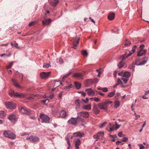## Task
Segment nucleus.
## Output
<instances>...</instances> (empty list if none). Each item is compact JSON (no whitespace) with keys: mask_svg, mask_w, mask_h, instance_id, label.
Listing matches in <instances>:
<instances>
[{"mask_svg":"<svg viewBox=\"0 0 149 149\" xmlns=\"http://www.w3.org/2000/svg\"><path fill=\"white\" fill-rule=\"evenodd\" d=\"M40 117L42 119V122L47 123H49L50 118L47 115L44 113H41L40 114Z\"/></svg>","mask_w":149,"mask_h":149,"instance_id":"obj_1","label":"nucleus"},{"mask_svg":"<svg viewBox=\"0 0 149 149\" xmlns=\"http://www.w3.org/2000/svg\"><path fill=\"white\" fill-rule=\"evenodd\" d=\"M3 134L6 137L12 139H14L16 137L15 134L10 131H5L3 133Z\"/></svg>","mask_w":149,"mask_h":149,"instance_id":"obj_2","label":"nucleus"},{"mask_svg":"<svg viewBox=\"0 0 149 149\" xmlns=\"http://www.w3.org/2000/svg\"><path fill=\"white\" fill-rule=\"evenodd\" d=\"M26 139L29 140L30 142H37L38 141L39 138L38 137L35 136H31L29 137H27L26 138Z\"/></svg>","mask_w":149,"mask_h":149,"instance_id":"obj_3","label":"nucleus"},{"mask_svg":"<svg viewBox=\"0 0 149 149\" xmlns=\"http://www.w3.org/2000/svg\"><path fill=\"white\" fill-rule=\"evenodd\" d=\"M6 107L10 109H14L16 107L15 104L13 102H6L5 103Z\"/></svg>","mask_w":149,"mask_h":149,"instance_id":"obj_4","label":"nucleus"},{"mask_svg":"<svg viewBox=\"0 0 149 149\" xmlns=\"http://www.w3.org/2000/svg\"><path fill=\"white\" fill-rule=\"evenodd\" d=\"M50 72H43L40 74V77L42 79H47L50 76Z\"/></svg>","mask_w":149,"mask_h":149,"instance_id":"obj_5","label":"nucleus"},{"mask_svg":"<svg viewBox=\"0 0 149 149\" xmlns=\"http://www.w3.org/2000/svg\"><path fill=\"white\" fill-rule=\"evenodd\" d=\"M20 111L22 113L28 115H31V113L30 109L26 108L21 107L20 110Z\"/></svg>","mask_w":149,"mask_h":149,"instance_id":"obj_6","label":"nucleus"},{"mask_svg":"<svg viewBox=\"0 0 149 149\" xmlns=\"http://www.w3.org/2000/svg\"><path fill=\"white\" fill-rule=\"evenodd\" d=\"M78 117L74 118L73 117L71 118L68 121V123L70 124L75 125L77 123V119Z\"/></svg>","mask_w":149,"mask_h":149,"instance_id":"obj_7","label":"nucleus"},{"mask_svg":"<svg viewBox=\"0 0 149 149\" xmlns=\"http://www.w3.org/2000/svg\"><path fill=\"white\" fill-rule=\"evenodd\" d=\"M77 115L85 118H87L89 116L88 113L87 112L81 111L78 112Z\"/></svg>","mask_w":149,"mask_h":149,"instance_id":"obj_8","label":"nucleus"},{"mask_svg":"<svg viewBox=\"0 0 149 149\" xmlns=\"http://www.w3.org/2000/svg\"><path fill=\"white\" fill-rule=\"evenodd\" d=\"M98 106L99 109H101L106 110L107 108V106L106 105L104 102L99 103Z\"/></svg>","mask_w":149,"mask_h":149,"instance_id":"obj_9","label":"nucleus"},{"mask_svg":"<svg viewBox=\"0 0 149 149\" xmlns=\"http://www.w3.org/2000/svg\"><path fill=\"white\" fill-rule=\"evenodd\" d=\"M8 118L12 122H14L17 120L16 117L14 114L10 115L8 117Z\"/></svg>","mask_w":149,"mask_h":149,"instance_id":"obj_10","label":"nucleus"},{"mask_svg":"<svg viewBox=\"0 0 149 149\" xmlns=\"http://www.w3.org/2000/svg\"><path fill=\"white\" fill-rule=\"evenodd\" d=\"M93 110L94 113L96 114L99 113L100 112V111L98 109L97 105L95 104H94Z\"/></svg>","mask_w":149,"mask_h":149,"instance_id":"obj_11","label":"nucleus"},{"mask_svg":"<svg viewBox=\"0 0 149 149\" xmlns=\"http://www.w3.org/2000/svg\"><path fill=\"white\" fill-rule=\"evenodd\" d=\"M146 53V51L141 49H140L138 52L137 56H140L145 54Z\"/></svg>","mask_w":149,"mask_h":149,"instance_id":"obj_12","label":"nucleus"},{"mask_svg":"<svg viewBox=\"0 0 149 149\" xmlns=\"http://www.w3.org/2000/svg\"><path fill=\"white\" fill-rule=\"evenodd\" d=\"M51 20L50 19H45L42 21V24L44 26H46L49 24L51 23Z\"/></svg>","mask_w":149,"mask_h":149,"instance_id":"obj_13","label":"nucleus"},{"mask_svg":"<svg viewBox=\"0 0 149 149\" xmlns=\"http://www.w3.org/2000/svg\"><path fill=\"white\" fill-rule=\"evenodd\" d=\"M115 17V14L113 13H111L109 14L108 18L109 20L111 21L114 19Z\"/></svg>","mask_w":149,"mask_h":149,"instance_id":"obj_14","label":"nucleus"},{"mask_svg":"<svg viewBox=\"0 0 149 149\" xmlns=\"http://www.w3.org/2000/svg\"><path fill=\"white\" fill-rule=\"evenodd\" d=\"M49 1L53 6H56L58 2V0H49Z\"/></svg>","mask_w":149,"mask_h":149,"instance_id":"obj_15","label":"nucleus"},{"mask_svg":"<svg viewBox=\"0 0 149 149\" xmlns=\"http://www.w3.org/2000/svg\"><path fill=\"white\" fill-rule=\"evenodd\" d=\"M84 133L83 132H77L73 133V135L75 137H81L84 135Z\"/></svg>","mask_w":149,"mask_h":149,"instance_id":"obj_16","label":"nucleus"},{"mask_svg":"<svg viewBox=\"0 0 149 149\" xmlns=\"http://www.w3.org/2000/svg\"><path fill=\"white\" fill-rule=\"evenodd\" d=\"M85 91H87L88 95H94L95 93L94 92L91 88L87 89L85 90Z\"/></svg>","mask_w":149,"mask_h":149,"instance_id":"obj_17","label":"nucleus"},{"mask_svg":"<svg viewBox=\"0 0 149 149\" xmlns=\"http://www.w3.org/2000/svg\"><path fill=\"white\" fill-rule=\"evenodd\" d=\"M14 97H25V95L24 94L22 93H19L17 92L15 93L14 95Z\"/></svg>","mask_w":149,"mask_h":149,"instance_id":"obj_18","label":"nucleus"},{"mask_svg":"<svg viewBox=\"0 0 149 149\" xmlns=\"http://www.w3.org/2000/svg\"><path fill=\"white\" fill-rule=\"evenodd\" d=\"M66 112L64 110H62L60 113L59 117L65 118L66 117Z\"/></svg>","mask_w":149,"mask_h":149,"instance_id":"obj_19","label":"nucleus"},{"mask_svg":"<svg viewBox=\"0 0 149 149\" xmlns=\"http://www.w3.org/2000/svg\"><path fill=\"white\" fill-rule=\"evenodd\" d=\"M73 76L80 79H82L83 77V75L79 73H77L74 74Z\"/></svg>","mask_w":149,"mask_h":149,"instance_id":"obj_20","label":"nucleus"},{"mask_svg":"<svg viewBox=\"0 0 149 149\" xmlns=\"http://www.w3.org/2000/svg\"><path fill=\"white\" fill-rule=\"evenodd\" d=\"M12 81L13 82V84L14 86L16 88H21V86L17 83L16 81L14 79H12Z\"/></svg>","mask_w":149,"mask_h":149,"instance_id":"obj_21","label":"nucleus"},{"mask_svg":"<svg viewBox=\"0 0 149 149\" xmlns=\"http://www.w3.org/2000/svg\"><path fill=\"white\" fill-rule=\"evenodd\" d=\"M82 108L83 109L86 110H89L91 109V105L89 104L87 105H85L82 107Z\"/></svg>","mask_w":149,"mask_h":149,"instance_id":"obj_22","label":"nucleus"},{"mask_svg":"<svg viewBox=\"0 0 149 149\" xmlns=\"http://www.w3.org/2000/svg\"><path fill=\"white\" fill-rule=\"evenodd\" d=\"M81 102L79 100H76L75 102L76 107L79 108L80 107V104Z\"/></svg>","mask_w":149,"mask_h":149,"instance_id":"obj_23","label":"nucleus"},{"mask_svg":"<svg viewBox=\"0 0 149 149\" xmlns=\"http://www.w3.org/2000/svg\"><path fill=\"white\" fill-rule=\"evenodd\" d=\"M130 73L129 72H125L123 74V77H128L130 76Z\"/></svg>","mask_w":149,"mask_h":149,"instance_id":"obj_24","label":"nucleus"},{"mask_svg":"<svg viewBox=\"0 0 149 149\" xmlns=\"http://www.w3.org/2000/svg\"><path fill=\"white\" fill-rule=\"evenodd\" d=\"M74 84L75 87L77 89H79L81 87V85L80 83L77 82H74Z\"/></svg>","mask_w":149,"mask_h":149,"instance_id":"obj_25","label":"nucleus"},{"mask_svg":"<svg viewBox=\"0 0 149 149\" xmlns=\"http://www.w3.org/2000/svg\"><path fill=\"white\" fill-rule=\"evenodd\" d=\"M115 90L113 92H110L109 93L108 95V96L109 97H111L114 96V95H115Z\"/></svg>","mask_w":149,"mask_h":149,"instance_id":"obj_26","label":"nucleus"},{"mask_svg":"<svg viewBox=\"0 0 149 149\" xmlns=\"http://www.w3.org/2000/svg\"><path fill=\"white\" fill-rule=\"evenodd\" d=\"M109 136L110 137H111V138H112L113 139L111 140V141H113V142L115 141L116 140L115 139L117 138V136L115 134L113 135L109 134Z\"/></svg>","mask_w":149,"mask_h":149,"instance_id":"obj_27","label":"nucleus"},{"mask_svg":"<svg viewBox=\"0 0 149 149\" xmlns=\"http://www.w3.org/2000/svg\"><path fill=\"white\" fill-rule=\"evenodd\" d=\"M74 43H77V44H79V38L77 37H74Z\"/></svg>","mask_w":149,"mask_h":149,"instance_id":"obj_28","label":"nucleus"},{"mask_svg":"<svg viewBox=\"0 0 149 149\" xmlns=\"http://www.w3.org/2000/svg\"><path fill=\"white\" fill-rule=\"evenodd\" d=\"M120 105V102L119 101L116 100L114 103L115 107L117 108L119 107Z\"/></svg>","mask_w":149,"mask_h":149,"instance_id":"obj_29","label":"nucleus"},{"mask_svg":"<svg viewBox=\"0 0 149 149\" xmlns=\"http://www.w3.org/2000/svg\"><path fill=\"white\" fill-rule=\"evenodd\" d=\"M5 116V114L4 111H0V118H3Z\"/></svg>","mask_w":149,"mask_h":149,"instance_id":"obj_30","label":"nucleus"},{"mask_svg":"<svg viewBox=\"0 0 149 149\" xmlns=\"http://www.w3.org/2000/svg\"><path fill=\"white\" fill-rule=\"evenodd\" d=\"M49 102V99H47L45 100H41V102L43 103L44 104L46 105Z\"/></svg>","mask_w":149,"mask_h":149,"instance_id":"obj_31","label":"nucleus"},{"mask_svg":"<svg viewBox=\"0 0 149 149\" xmlns=\"http://www.w3.org/2000/svg\"><path fill=\"white\" fill-rule=\"evenodd\" d=\"M124 63L123 62V60L121 61L118 65V66L119 67V68H122L124 66Z\"/></svg>","mask_w":149,"mask_h":149,"instance_id":"obj_32","label":"nucleus"},{"mask_svg":"<svg viewBox=\"0 0 149 149\" xmlns=\"http://www.w3.org/2000/svg\"><path fill=\"white\" fill-rule=\"evenodd\" d=\"M131 44V43L130 41H129L128 40H125V47H128Z\"/></svg>","mask_w":149,"mask_h":149,"instance_id":"obj_33","label":"nucleus"},{"mask_svg":"<svg viewBox=\"0 0 149 149\" xmlns=\"http://www.w3.org/2000/svg\"><path fill=\"white\" fill-rule=\"evenodd\" d=\"M121 79L123 80L125 84H126L129 80V78L127 77L125 78L122 77L121 78Z\"/></svg>","mask_w":149,"mask_h":149,"instance_id":"obj_34","label":"nucleus"},{"mask_svg":"<svg viewBox=\"0 0 149 149\" xmlns=\"http://www.w3.org/2000/svg\"><path fill=\"white\" fill-rule=\"evenodd\" d=\"M66 140L67 141V143L68 144V147L67 148V149H69L70 146V141L69 140V139L68 137H67L66 138Z\"/></svg>","mask_w":149,"mask_h":149,"instance_id":"obj_35","label":"nucleus"},{"mask_svg":"<svg viewBox=\"0 0 149 149\" xmlns=\"http://www.w3.org/2000/svg\"><path fill=\"white\" fill-rule=\"evenodd\" d=\"M97 134L98 135L99 137L100 138V137H102L104 135V132H99L97 133Z\"/></svg>","mask_w":149,"mask_h":149,"instance_id":"obj_36","label":"nucleus"},{"mask_svg":"<svg viewBox=\"0 0 149 149\" xmlns=\"http://www.w3.org/2000/svg\"><path fill=\"white\" fill-rule=\"evenodd\" d=\"M81 53L82 55L84 56H87L88 55V53L87 52V51L86 50L82 51Z\"/></svg>","mask_w":149,"mask_h":149,"instance_id":"obj_37","label":"nucleus"},{"mask_svg":"<svg viewBox=\"0 0 149 149\" xmlns=\"http://www.w3.org/2000/svg\"><path fill=\"white\" fill-rule=\"evenodd\" d=\"M13 62H12L10 63L9 64L7 65L6 66V68L7 69H10V68L12 66H13Z\"/></svg>","mask_w":149,"mask_h":149,"instance_id":"obj_38","label":"nucleus"},{"mask_svg":"<svg viewBox=\"0 0 149 149\" xmlns=\"http://www.w3.org/2000/svg\"><path fill=\"white\" fill-rule=\"evenodd\" d=\"M128 57V56L127 55V54H125L124 55H122L121 56V58H122V60H123L125 59V58H127Z\"/></svg>","mask_w":149,"mask_h":149,"instance_id":"obj_39","label":"nucleus"},{"mask_svg":"<svg viewBox=\"0 0 149 149\" xmlns=\"http://www.w3.org/2000/svg\"><path fill=\"white\" fill-rule=\"evenodd\" d=\"M123 84V82L121 80L120 78L118 79L117 81V83L116 84V85H122Z\"/></svg>","mask_w":149,"mask_h":149,"instance_id":"obj_40","label":"nucleus"},{"mask_svg":"<svg viewBox=\"0 0 149 149\" xmlns=\"http://www.w3.org/2000/svg\"><path fill=\"white\" fill-rule=\"evenodd\" d=\"M78 121L79 122V123H80V124L82 123H85V122L84 121V120L83 118H79Z\"/></svg>","mask_w":149,"mask_h":149,"instance_id":"obj_41","label":"nucleus"},{"mask_svg":"<svg viewBox=\"0 0 149 149\" xmlns=\"http://www.w3.org/2000/svg\"><path fill=\"white\" fill-rule=\"evenodd\" d=\"M101 90L104 92H107L108 91V88L107 87L101 88Z\"/></svg>","mask_w":149,"mask_h":149,"instance_id":"obj_42","label":"nucleus"},{"mask_svg":"<svg viewBox=\"0 0 149 149\" xmlns=\"http://www.w3.org/2000/svg\"><path fill=\"white\" fill-rule=\"evenodd\" d=\"M15 93V92L14 91H11L9 92V94L10 96H14Z\"/></svg>","mask_w":149,"mask_h":149,"instance_id":"obj_43","label":"nucleus"},{"mask_svg":"<svg viewBox=\"0 0 149 149\" xmlns=\"http://www.w3.org/2000/svg\"><path fill=\"white\" fill-rule=\"evenodd\" d=\"M107 123L106 122H104L100 126V127L101 128L103 127L105 125H106Z\"/></svg>","mask_w":149,"mask_h":149,"instance_id":"obj_44","label":"nucleus"},{"mask_svg":"<svg viewBox=\"0 0 149 149\" xmlns=\"http://www.w3.org/2000/svg\"><path fill=\"white\" fill-rule=\"evenodd\" d=\"M146 62H147L146 61L144 60V61H142L140 63H139V64H138V65H144V64H146Z\"/></svg>","mask_w":149,"mask_h":149,"instance_id":"obj_45","label":"nucleus"},{"mask_svg":"<svg viewBox=\"0 0 149 149\" xmlns=\"http://www.w3.org/2000/svg\"><path fill=\"white\" fill-rule=\"evenodd\" d=\"M93 138L94 139H96V141H97L99 139L97 134L93 136Z\"/></svg>","mask_w":149,"mask_h":149,"instance_id":"obj_46","label":"nucleus"},{"mask_svg":"<svg viewBox=\"0 0 149 149\" xmlns=\"http://www.w3.org/2000/svg\"><path fill=\"white\" fill-rule=\"evenodd\" d=\"M121 140L123 142H127L128 141V139L127 138L124 137Z\"/></svg>","mask_w":149,"mask_h":149,"instance_id":"obj_47","label":"nucleus"},{"mask_svg":"<svg viewBox=\"0 0 149 149\" xmlns=\"http://www.w3.org/2000/svg\"><path fill=\"white\" fill-rule=\"evenodd\" d=\"M94 100L95 101L97 102H99L100 101V100L99 98L97 97H94Z\"/></svg>","mask_w":149,"mask_h":149,"instance_id":"obj_48","label":"nucleus"},{"mask_svg":"<svg viewBox=\"0 0 149 149\" xmlns=\"http://www.w3.org/2000/svg\"><path fill=\"white\" fill-rule=\"evenodd\" d=\"M55 85H56V83L59 82V84H58V85H57V86H59L60 85H61L62 84V83L61 82V81L59 80H58V81H57V80H55Z\"/></svg>","mask_w":149,"mask_h":149,"instance_id":"obj_49","label":"nucleus"},{"mask_svg":"<svg viewBox=\"0 0 149 149\" xmlns=\"http://www.w3.org/2000/svg\"><path fill=\"white\" fill-rule=\"evenodd\" d=\"M112 101H109V100H106L105 102H104L106 105L107 106V104H111L112 103Z\"/></svg>","mask_w":149,"mask_h":149,"instance_id":"obj_50","label":"nucleus"},{"mask_svg":"<svg viewBox=\"0 0 149 149\" xmlns=\"http://www.w3.org/2000/svg\"><path fill=\"white\" fill-rule=\"evenodd\" d=\"M50 66V64H46L44 65H43V67L44 68H47Z\"/></svg>","mask_w":149,"mask_h":149,"instance_id":"obj_51","label":"nucleus"},{"mask_svg":"<svg viewBox=\"0 0 149 149\" xmlns=\"http://www.w3.org/2000/svg\"><path fill=\"white\" fill-rule=\"evenodd\" d=\"M140 61V60L139 59H136L135 60V63H134L135 64L137 65H139V63H138Z\"/></svg>","mask_w":149,"mask_h":149,"instance_id":"obj_52","label":"nucleus"},{"mask_svg":"<svg viewBox=\"0 0 149 149\" xmlns=\"http://www.w3.org/2000/svg\"><path fill=\"white\" fill-rule=\"evenodd\" d=\"M138 145L139 147V149H143L144 148V147L142 144H139Z\"/></svg>","mask_w":149,"mask_h":149,"instance_id":"obj_53","label":"nucleus"},{"mask_svg":"<svg viewBox=\"0 0 149 149\" xmlns=\"http://www.w3.org/2000/svg\"><path fill=\"white\" fill-rule=\"evenodd\" d=\"M14 42L15 43L14 44V47L18 49L20 48L18 46V44L17 43H16L15 41H14Z\"/></svg>","mask_w":149,"mask_h":149,"instance_id":"obj_54","label":"nucleus"},{"mask_svg":"<svg viewBox=\"0 0 149 149\" xmlns=\"http://www.w3.org/2000/svg\"><path fill=\"white\" fill-rule=\"evenodd\" d=\"M139 39H138V38H137V39L136 38L135 39H134V40H133V41L135 43H138V42H139Z\"/></svg>","mask_w":149,"mask_h":149,"instance_id":"obj_55","label":"nucleus"},{"mask_svg":"<svg viewBox=\"0 0 149 149\" xmlns=\"http://www.w3.org/2000/svg\"><path fill=\"white\" fill-rule=\"evenodd\" d=\"M78 44L77 43H74L73 48L74 49H76L77 47V46Z\"/></svg>","mask_w":149,"mask_h":149,"instance_id":"obj_56","label":"nucleus"},{"mask_svg":"<svg viewBox=\"0 0 149 149\" xmlns=\"http://www.w3.org/2000/svg\"><path fill=\"white\" fill-rule=\"evenodd\" d=\"M10 56V54L7 55L5 54H0V56L1 57H2L3 56H4L6 57H8Z\"/></svg>","mask_w":149,"mask_h":149,"instance_id":"obj_57","label":"nucleus"},{"mask_svg":"<svg viewBox=\"0 0 149 149\" xmlns=\"http://www.w3.org/2000/svg\"><path fill=\"white\" fill-rule=\"evenodd\" d=\"M96 71L98 73L100 72L102 73L103 71V70L101 68L100 69L96 70Z\"/></svg>","mask_w":149,"mask_h":149,"instance_id":"obj_58","label":"nucleus"},{"mask_svg":"<svg viewBox=\"0 0 149 149\" xmlns=\"http://www.w3.org/2000/svg\"><path fill=\"white\" fill-rule=\"evenodd\" d=\"M72 84H70L68 86H67L66 87V89H70L72 87Z\"/></svg>","mask_w":149,"mask_h":149,"instance_id":"obj_59","label":"nucleus"},{"mask_svg":"<svg viewBox=\"0 0 149 149\" xmlns=\"http://www.w3.org/2000/svg\"><path fill=\"white\" fill-rule=\"evenodd\" d=\"M83 102L85 103H86L88 101V98H86L85 100L82 99Z\"/></svg>","mask_w":149,"mask_h":149,"instance_id":"obj_60","label":"nucleus"},{"mask_svg":"<svg viewBox=\"0 0 149 149\" xmlns=\"http://www.w3.org/2000/svg\"><path fill=\"white\" fill-rule=\"evenodd\" d=\"M114 128V125H113V127H110V131L111 132L113 131Z\"/></svg>","mask_w":149,"mask_h":149,"instance_id":"obj_61","label":"nucleus"},{"mask_svg":"<svg viewBox=\"0 0 149 149\" xmlns=\"http://www.w3.org/2000/svg\"><path fill=\"white\" fill-rule=\"evenodd\" d=\"M35 22H30L29 24V26H30L33 25L34 24Z\"/></svg>","mask_w":149,"mask_h":149,"instance_id":"obj_62","label":"nucleus"},{"mask_svg":"<svg viewBox=\"0 0 149 149\" xmlns=\"http://www.w3.org/2000/svg\"><path fill=\"white\" fill-rule=\"evenodd\" d=\"M122 132H119V133H118V136L120 137H121L122 136Z\"/></svg>","mask_w":149,"mask_h":149,"instance_id":"obj_63","label":"nucleus"},{"mask_svg":"<svg viewBox=\"0 0 149 149\" xmlns=\"http://www.w3.org/2000/svg\"><path fill=\"white\" fill-rule=\"evenodd\" d=\"M80 93H81V94L83 96L85 97L86 96V94L84 92L81 91V92H80Z\"/></svg>","mask_w":149,"mask_h":149,"instance_id":"obj_64","label":"nucleus"}]
</instances>
